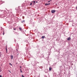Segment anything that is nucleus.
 <instances>
[{
  "label": "nucleus",
  "mask_w": 77,
  "mask_h": 77,
  "mask_svg": "<svg viewBox=\"0 0 77 77\" xmlns=\"http://www.w3.org/2000/svg\"><path fill=\"white\" fill-rule=\"evenodd\" d=\"M56 12V11L54 10H53L51 11V12L52 14Z\"/></svg>",
  "instance_id": "obj_1"
},
{
  "label": "nucleus",
  "mask_w": 77,
  "mask_h": 77,
  "mask_svg": "<svg viewBox=\"0 0 77 77\" xmlns=\"http://www.w3.org/2000/svg\"><path fill=\"white\" fill-rule=\"evenodd\" d=\"M71 40V38L69 37L67 39V41H69V40Z\"/></svg>",
  "instance_id": "obj_2"
},
{
  "label": "nucleus",
  "mask_w": 77,
  "mask_h": 77,
  "mask_svg": "<svg viewBox=\"0 0 77 77\" xmlns=\"http://www.w3.org/2000/svg\"><path fill=\"white\" fill-rule=\"evenodd\" d=\"M51 69H52V68H51V67H49V71H51Z\"/></svg>",
  "instance_id": "obj_3"
},
{
  "label": "nucleus",
  "mask_w": 77,
  "mask_h": 77,
  "mask_svg": "<svg viewBox=\"0 0 77 77\" xmlns=\"http://www.w3.org/2000/svg\"><path fill=\"white\" fill-rule=\"evenodd\" d=\"M45 38V36H43L42 37V39H44V38Z\"/></svg>",
  "instance_id": "obj_4"
},
{
  "label": "nucleus",
  "mask_w": 77,
  "mask_h": 77,
  "mask_svg": "<svg viewBox=\"0 0 77 77\" xmlns=\"http://www.w3.org/2000/svg\"><path fill=\"white\" fill-rule=\"evenodd\" d=\"M11 59H13V56L12 55H11Z\"/></svg>",
  "instance_id": "obj_5"
},
{
  "label": "nucleus",
  "mask_w": 77,
  "mask_h": 77,
  "mask_svg": "<svg viewBox=\"0 0 77 77\" xmlns=\"http://www.w3.org/2000/svg\"><path fill=\"white\" fill-rule=\"evenodd\" d=\"M19 29H20V30H22V28H21V27L19 28Z\"/></svg>",
  "instance_id": "obj_6"
},
{
  "label": "nucleus",
  "mask_w": 77,
  "mask_h": 77,
  "mask_svg": "<svg viewBox=\"0 0 77 77\" xmlns=\"http://www.w3.org/2000/svg\"><path fill=\"white\" fill-rule=\"evenodd\" d=\"M6 53H8L7 51H8V50L7 49V48H6Z\"/></svg>",
  "instance_id": "obj_7"
},
{
  "label": "nucleus",
  "mask_w": 77,
  "mask_h": 77,
  "mask_svg": "<svg viewBox=\"0 0 77 77\" xmlns=\"http://www.w3.org/2000/svg\"><path fill=\"white\" fill-rule=\"evenodd\" d=\"M45 6H47V5H48V4L46 3V4H45Z\"/></svg>",
  "instance_id": "obj_8"
},
{
  "label": "nucleus",
  "mask_w": 77,
  "mask_h": 77,
  "mask_svg": "<svg viewBox=\"0 0 77 77\" xmlns=\"http://www.w3.org/2000/svg\"><path fill=\"white\" fill-rule=\"evenodd\" d=\"M23 22H25V20H23L21 22V23H23Z\"/></svg>",
  "instance_id": "obj_9"
},
{
  "label": "nucleus",
  "mask_w": 77,
  "mask_h": 77,
  "mask_svg": "<svg viewBox=\"0 0 77 77\" xmlns=\"http://www.w3.org/2000/svg\"><path fill=\"white\" fill-rule=\"evenodd\" d=\"M20 72H23L22 71H21V69H20Z\"/></svg>",
  "instance_id": "obj_10"
},
{
  "label": "nucleus",
  "mask_w": 77,
  "mask_h": 77,
  "mask_svg": "<svg viewBox=\"0 0 77 77\" xmlns=\"http://www.w3.org/2000/svg\"><path fill=\"white\" fill-rule=\"evenodd\" d=\"M9 65H11V66H12V65L11 64V63H10Z\"/></svg>",
  "instance_id": "obj_11"
},
{
  "label": "nucleus",
  "mask_w": 77,
  "mask_h": 77,
  "mask_svg": "<svg viewBox=\"0 0 77 77\" xmlns=\"http://www.w3.org/2000/svg\"><path fill=\"white\" fill-rule=\"evenodd\" d=\"M14 30H16V28H14Z\"/></svg>",
  "instance_id": "obj_12"
},
{
  "label": "nucleus",
  "mask_w": 77,
  "mask_h": 77,
  "mask_svg": "<svg viewBox=\"0 0 77 77\" xmlns=\"http://www.w3.org/2000/svg\"><path fill=\"white\" fill-rule=\"evenodd\" d=\"M32 2H33L34 3H35V1Z\"/></svg>",
  "instance_id": "obj_13"
},
{
  "label": "nucleus",
  "mask_w": 77,
  "mask_h": 77,
  "mask_svg": "<svg viewBox=\"0 0 77 77\" xmlns=\"http://www.w3.org/2000/svg\"><path fill=\"white\" fill-rule=\"evenodd\" d=\"M32 5V3H31L30 4V5Z\"/></svg>",
  "instance_id": "obj_14"
},
{
  "label": "nucleus",
  "mask_w": 77,
  "mask_h": 77,
  "mask_svg": "<svg viewBox=\"0 0 77 77\" xmlns=\"http://www.w3.org/2000/svg\"><path fill=\"white\" fill-rule=\"evenodd\" d=\"M51 1H50L48 2V3H49V2H50Z\"/></svg>",
  "instance_id": "obj_15"
},
{
  "label": "nucleus",
  "mask_w": 77,
  "mask_h": 77,
  "mask_svg": "<svg viewBox=\"0 0 77 77\" xmlns=\"http://www.w3.org/2000/svg\"><path fill=\"white\" fill-rule=\"evenodd\" d=\"M4 31L3 33V35H4Z\"/></svg>",
  "instance_id": "obj_16"
},
{
  "label": "nucleus",
  "mask_w": 77,
  "mask_h": 77,
  "mask_svg": "<svg viewBox=\"0 0 77 77\" xmlns=\"http://www.w3.org/2000/svg\"><path fill=\"white\" fill-rule=\"evenodd\" d=\"M0 77H2V75H0Z\"/></svg>",
  "instance_id": "obj_17"
},
{
  "label": "nucleus",
  "mask_w": 77,
  "mask_h": 77,
  "mask_svg": "<svg viewBox=\"0 0 77 77\" xmlns=\"http://www.w3.org/2000/svg\"><path fill=\"white\" fill-rule=\"evenodd\" d=\"M22 77H24V76H23V75H22Z\"/></svg>",
  "instance_id": "obj_18"
},
{
  "label": "nucleus",
  "mask_w": 77,
  "mask_h": 77,
  "mask_svg": "<svg viewBox=\"0 0 77 77\" xmlns=\"http://www.w3.org/2000/svg\"><path fill=\"white\" fill-rule=\"evenodd\" d=\"M9 71L10 72V73H11V71Z\"/></svg>",
  "instance_id": "obj_19"
},
{
  "label": "nucleus",
  "mask_w": 77,
  "mask_h": 77,
  "mask_svg": "<svg viewBox=\"0 0 77 77\" xmlns=\"http://www.w3.org/2000/svg\"><path fill=\"white\" fill-rule=\"evenodd\" d=\"M48 5H50V3L48 4Z\"/></svg>",
  "instance_id": "obj_20"
},
{
  "label": "nucleus",
  "mask_w": 77,
  "mask_h": 77,
  "mask_svg": "<svg viewBox=\"0 0 77 77\" xmlns=\"http://www.w3.org/2000/svg\"><path fill=\"white\" fill-rule=\"evenodd\" d=\"M36 3H38V2L36 1Z\"/></svg>",
  "instance_id": "obj_21"
},
{
  "label": "nucleus",
  "mask_w": 77,
  "mask_h": 77,
  "mask_svg": "<svg viewBox=\"0 0 77 77\" xmlns=\"http://www.w3.org/2000/svg\"><path fill=\"white\" fill-rule=\"evenodd\" d=\"M20 68H21V66H20Z\"/></svg>",
  "instance_id": "obj_22"
},
{
  "label": "nucleus",
  "mask_w": 77,
  "mask_h": 77,
  "mask_svg": "<svg viewBox=\"0 0 77 77\" xmlns=\"http://www.w3.org/2000/svg\"><path fill=\"white\" fill-rule=\"evenodd\" d=\"M1 72V70H0V72Z\"/></svg>",
  "instance_id": "obj_23"
}]
</instances>
